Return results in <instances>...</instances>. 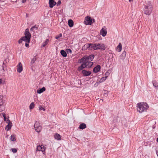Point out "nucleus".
Instances as JSON below:
<instances>
[{"mask_svg": "<svg viewBox=\"0 0 158 158\" xmlns=\"http://www.w3.org/2000/svg\"><path fill=\"white\" fill-rule=\"evenodd\" d=\"M94 55H91L88 56H84L82 58L79 60L78 62L79 63H81L82 62L85 63L86 62V64L87 65L91 64V67L93 64V62L91 61L93 60L94 58Z\"/></svg>", "mask_w": 158, "mask_h": 158, "instance_id": "obj_1", "label": "nucleus"}, {"mask_svg": "<svg viewBox=\"0 0 158 158\" xmlns=\"http://www.w3.org/2000/svg\"><path fill=\"white\" fill-rule=\"evenodd\" d=\"M137 105V110L140 113L146 111L149 107L148 105L145 102L138 103Z\"/></svg>", "mask_w": 158, "mask_h": 158, "instance_id": "obj_2", "label": "nucleus"}, {"mask_svg": "<svg viewBox=\"0 0 158 158\" xmlns=\"http://www.w3.org/2000/svg\"><path fill=\"white\" fill-rule=\"evenodd\" d=\"M24 34L25 36L22 37L23 41L25 42H30L31 35L29 32V30L28 28L26 29Z\"/></svg>", "mask_w": 158, "mask_h": 158, "instance_id": "obj_3", "label": "nucleus"}, {"mask_svg": "<svg viewBox=\"0 0 158 158\" xmlns=\"http://www.w3.org/2000/svg\"><path fill=\"white\" fill-rule=\"evenodd\" d=\"M93 48L94 50L98 49H102L105 50L106 49V47L104 44H94L93 45Z\"/></svg>", "mask_w": 158, "mask_h": 158, "instance_id": "obj_4", "label": "nucleus"}, {"mask_svg": "<svg viewBox=\"0 0 158 158\" xmlns=\"http://www.w3.org/2000/svg\"><path fill=\"white\" fill-rule=\"evenodd\" d=\"M2 114L4 118V121H6L7 123H8V124L7 125L5 129L7 131H9L11 127L12 123L10 122V120L8 119H7L6 120V114L4 113L3 114Z\"/></svg>", "mask_w": 158, "mask_h": 158, "instance_id": "obj_5", "label": "nucleus"}, {"mask_svg": "<svg viewBox=\"0 0 158 158\" xmlns=\"http://www.w3.org/2000/svg\"><path fill=\"white\" fill-rule=\"evenodd\" d=\"M144 14L146 15H149L151 13L152 10V6L151 5L148 6H146L144 9Z\"/></svg>", "mask_w": 158, "mask_h": 158, "instance_id": "obj_6", "label": "nucleus"}, {"mask_svg": "<svg viewBox=\"0 0 158 158\" xmlns=\"http://www.w3.org/2000/svg\"><path fill=\"white\" fill-rule=\"evenodd\" d=\"M85 24L86 25H90L92 23V21L90 17L87 16L85 19Z\"/></svg>", "mask_w": 158, "mask_h": 158, "instance_id": "obj_7", "label": "nucleus"}, {"mask_svg": "<svg viewBox=\"0 0 158 158\" xmlns=\"http://www.w3.org/2000/svg\"><path fill=\"white\" fill-rule=\"evenodd\" d=\"M82 64L78 68V70L79 71H80L82 70L85 67L89 68L91 67V64H90L87 65V64H86V62L85 63L84 62H82Z\"/></svg>", "mask_w": 158, "mask_h": 158, "instance_id": "obj_8", "label": "nucleus"}, {"mask_svg": "<svg viewBox=\"0 0 158 158\" xmlns=\"http://www.w3.org/2000/svg\"><path fill=\"white\" fill-rule=\"evenodd\" d=\"M34 127L35 130L37 132H39L40 131L42 127L40 125V124L38 122H36L34 125Z\"/></svg>", "mask_w": 158, "mask_h": 158, "instance_id": "obj_9", "label": "nucleus"}, {"mask_svg": "<svg viewBox=\"0 0 158 158\" xmlns=\"http://www.w3.org/2000/svg\"><path fill=\"white\" fill-rule=\"evenodd\" d=\"M45 149L46 148H45L44 145H39L37 146L36 150H37L39 151H41L43 153V154H45Z\"/></svg>", "mask_w": 158, "mask_h": 158, "instance_id": "obj_10", "label": "nucleus"}, {"mask_svg": "<svg viewBox=\"0 0 158 158\" xmlns=\"http://www.w3.org/2000/svg\"><path fill=\"white\" fill-rule=\"evenodd\" d=\"M2 99V96L0 95V111L4 110L5 108L3 105L4 102Z\"/></svg>", "mask_w": 158, "mask_h": 158, "instance_id": "obj_11", "label": "nucleus"}, {"mask_svg": "<svg viewBox=\"0 0 158 158\" xmlns=\"http://www.w3.org/2000/svg\"><path fill=\"white\" fill-rule=\"evenodd\" d=\"M17 72L19 73H21L23 70V68L22 64L21 62L19 63L17 66Z\"/></svg>", "mask_w": 158, "mask_h": 158, "instance_id": "obj_12", "label": "nucleus"}, {"mask_svg": "<svg viewBox=\"0 0 158 158\" xmlns=\"http://www.w3.org/2000/svg\"><path fill=\"white\" fill-rule=\"evenodd\" d=\"M91 72L90 71H87L85 70H83L82 71V73L84 76H87L91 74Z\"/></svg>", "mask_w": 158, "mask_h": 158, "instance_id": "obj_13", "label": "nucleus"}, {"mask_svg": "<svg viewBox=\"0 0 158 158\" xmlns=\"http://www.w3.org/2000/svg\"><path fill=\"white\" fill-rule=\"evenodd\" d=\"M54 1L53 0H49V7L51 8H52L56 4V2Z\"/></svg>", "mask_w": 158, "mask_h": 158, "instance_id": "obj_14", "label": "nucleus"}, {"mask_svg": "<svg viewBox=\"0 0 158 158\" xmlns=\"http://www.w3.org/2000/svg\"><path fill=\"white\" fill-rule=\"evenodd\" d=\"M126 55V52L125 51H123L121 55L120 56V61H121V60H123L125 59Z\"/></svg>", "mask_w": 158, "mask_h": 158, "instance_id": "obj_15", "label": "nucleus"}, {"mask_svg": "<svg viewBox=\"0 0 158 158\" xmlns=\"http://www.w3.org/2000/svg\"><path fill=\"white\" fill-rule=\"evenodd\" d=\"M101 66L100 65H98L96 67H95L93 69V72L95 73H97L100 70Z\"/></svg>", "mask_w": 158, "mask_h": 158, "instance_id": "obj_16", "label": "nucleus"}, {"mask_svg": "<svg viewBox=\"0 0 158 158\" xmlns=\"http://www.w3.org/2000/svg\"><path fill=\"white\" fill-rule=\"evenodd\" d=\"M94 44H85L83 47V48H93V45Z\"/></svg>", "mask_w": 158, "mask_h": 158, "instance_id": "obj_17", "label": "nucleus"}, {"mask_svg": "<svg viewBox=\"0 0 158 158\" xmlns=\"http://www.w3.org/2000/svg\"><path fill=\"white\" fill-rule=\"evenodd\" d=\"M100 33L104 37L106 35L107 31L102 28L100 31Z\"/></svg>", "mask_w": 158, "mask_h": 158, "instance_id": "obj_18", "label": "nucleus"}, {"mask_svg": "<svg viewBox=\"0 0 158 158\" xmlns=\"http://www.w3.org/2000/svg\"><path fill=\"white\" fill-rule=\"evenodd\" d=\"M45 88L44 87H43L41 89H37V92L38 94H40L44 92L45 90Z\"/></svg>", "mask_w": 158, "mask_h": 158, "instance_id": "obj_19", "label": "nucleus"}, {"mask_svg": "<svg viewBox=\"0 0 158 158\" xmlns=\"http://www.w3.org/2000/svg\"><path fill=\"white\" fill-rule=\"evenodd\" d=\"M122 49V46L121 43H119L117 47V50L118 52H120Z\"/></svg>", "mask_w": 158, "mask_h": 158, "instance_id": "obj_20", "label": "nucleus"}, {"mask_svg": "<svg viewBox=\"0 0 158 158\" xmlns=\"http://www.w3.org/2000/svg\"><path fill=\"white\" fill-rule=\"evenodd\" d=\"M54 137L57 140H60L61 139V136L58 134H56L54 135Z\"/></svg>", "mask_w": 158, "mask_h": 158, "instance_id": "obj_21", "label": "nucleus"}, {"mask_svg": "<svg viewBox=\"0 0 158 158\" xmlns=\"http://www.w3.org/2000/svg\"><path fill=\"white\" fill-rule=\"evenodd\" d=\"M68 25L70 27H72L73 26V22L71 19H69L68 21Z\"/></svg>", "mask_w": 158, "mask_h": 158, "instance_id": "obj_22", "label": "nucleus"}, {"mask_svg": "<svg viewBox=\"0 0 158 158\" xmlns=\"http://www.w3.org/2000/svg\"><path fill=\"white\" fill-rule=\"evenodd\" d=\"M86 125L85 123L81 124L79 126V128L81 129H83L86 127Z\"/></svg>", "mask_w": 158, "mask_h": 158, "instance_id": "obj_23", "label": "nucleus"}, {"mask_svg": "<svg viewBox=\"0 0 158 158\" xmlns=\"http://www.w3.org/2000/svg\"><path fill=\"white\" fill-rule=\"evenodd\" d=\"M60 53L64 57H66L67 56L66 52L63 50H62L60 51Z\"/></svg>", "mask_w": 158, "mask_h": 158, "instance_id": "obj_24", "label": "nucleus"}, {"mask_svg": "<svg viewBox=\"0 0 158 158\" xmlns=\"http://www.w3.org/2000/svg\"><path fill=\"white\" fill-rule=\"evenodd\" d=\"M49 41V40L48 39H46V41L45 42H44L42 45H41V47H45V46H46L47 44L48 43V42Z\"/></svg>", "mask_w": 158, "mask_h": 158, "instance_id": "obj_25", "label": "nucleus"}, {"mask_svg": "<svg viewBox=\"0 0 158 158\" xmlns=\"http://www.w3.org/2000/svg\"><path fill=\"white\" fill-rule=\"evenodd\" d=\"M107 78V77H102L99 81L100 83H102Z\"/></svg>", "mask_w": 158, "mask_h": 158, "instance_id": "obj_26", "label": "nucleus"}, {"mask_svg": "<svg viewBox=\"0 0 158 158\" xmlns=\"http://www.w3.org/2000/svg\"><path fill=\"white\" fill-rule=\"evenodd\" d=\"M35 106V104L34 102H32L31 103L29 106V108L30 110L33 109Z\"/></svg>", "mask_w": 158, "mask_h": 158, "instance_id": "obj_27", "label": "nucleus"}, {"mask_svg": "<svg viewBox=\"0 0 158 158\" xmlns=\"http://www.w3.org/2000/svg\"><path fill=\"white\" fill-rule=\"evenodd\" d=\"M10 140L12 141H14L16 140V138L15 135H11L10 136Z\"/></svg>", "mask_w": 158, "mask_h": 158, "instance_id": "obj_28", "label": "nucleus"}, {"mask_svg": "<svg viewBox=\"0 0 158 158\" xmlns=\"http://www.w3.org/2000/svg\"><path fill=\"white\" fill-rule=\"evenodd\" d=\"M152 83L153 86L156 87H158V84L156 81H154L152 82Z\"/></svg>", "mask_w": 158, "mask_h": 158, "instance_id": "obj_29", "label": "nucleus"}, {"mask_svg": "<svg viewBox=\"0 0 158 158\" xmlns=\"http://www.w3.org/2000/svg\"><path fill=\"white\" fill-rule=\"evenodd\" d=\"M36 60V58L35 57H34V58L31 59V64H32L34 63L35 62V61Z\"/></svg>", "mask_w": 158, "mask_h": 158, "instance_id": "obj_30", "label": "nucleus"}, {"mask_svg": "<svg viewBox=\"0 0 158 158\" xmlns=\"http://www.w3.org/2000/svg\"><path fill=\"white\" fill-rule=\"evenodd\" d=\"M110 73V71L109 70H108L105 74L106 77H108V76L109 75Z\"/></svg>", "mask_w": 158, "mask_h": 158, "instance_id": "obj_31", "label": "nucleus"}, {"mask_svg": "<svg viewBox=\"0 0 158 158\" xmlns=\"http://www.w3.org/2000/svg\"><path fill=\"white\" fill-rule=\"evenodd\" d=\"M39 109L40 110H43V111H44L45 110V109L43 108V107L41 106L40 105L39 106Z\"/></svg>", "mask_w": 158, "mask_h": 158, "instance_id": "obj_32", "label": "nucleus"}, {"mask_svg": "<svg viewBox=\"0 0 158 158\" xmlns=\"http://www.w3.org/2000/svg\"><path fill=\"white\" fill-rule=\"evenodd\" d=\"M11 150L14 153H16L17 152V150L15 148H12Z\"/></svg>", "mask_w": 158, "mask_h": 158, "instance_id": "obj_33", "label": "nucleus"}, {"mask_svg": "<svg viewBox=\"0 0 158 158\" xmlns=\"http://www.w3.org/2000/svg\"><path fill=\"white\" fill-rule=\"evenodd\" d=\"M23 41V40L22 37L19 40L18 42L19 44H21L22 43Z\"/></svg>", "mask_w": 158, "mask_h": 158, "instance_id": "obj_34", "label": "nucleus"}, {"mask_svg": "<svg viewBox=\"0 0 158 158\" xmlns=\"http://www.w3.org/2000/svg\"><path fill=\"white\" fill-rule=\"evenodd\" d=\"M61 36H62V34H59V36H57L56 37V39H58L60 37H61Z\"/></svg>", "mask_w": 158, "mask_h": 158, "instance_id": "obj_35", "label": "nucleus"}, {"mask_svg": "<svg viewBox=\"0 0 158 158\" xmlns=\"http://www.w3.org/2000/svg\"><path fill=\"white\" fill-rule=\"evenodd\" d=\"M29 42H26L25 44V46L27 47H29Z\"/></svg>", "mask_w": 158, "mask_h": 158, "instance_id": "obj_36", "label": "nucleus"}, {"mask_svg": "<svg viewBox=\"0 0 158 158\" xmlns=\"http://www.w3.org/2000/svg\"><path fill=\"white\" fill-rule=\"evenodd\" d=\"M33 29H34V30H36L38 29V27H36L35 26H33Z\"/></svg>", "mask_w": 158, "mask_h": 158, "instance_id": "obj_37", "label": "nucleus"}, {"mask_svg": "<svg viewBox=\"0 0 158 158\" xmlns=\"http://www.w3.org/2000/svg\"><path fill=\"white\" fill-rule=\"evenodd\" d=\"M61 3V2L60 0H59L57 2V5H60Z\"/></svg>", "mask_w": 158, "mask_h": 158, "instance_id": "obj_38", "label": "nucleus"}, {"mask_svg": "<svg viewBox=\"0 0 158 158\" xmlns=\"http://www.w3.org/2000/svg\"><path fill=\"white\" fill-rule=\"evenodd\" d=\"M67 50H68V51H67L68 52H69L70 53H71L72 52V51H71V49H68Z\"/></svg>", "mask_w": 158, "mask_h": 158, "instance_id": "obj_39", "label": "nucleus"}, {"mask_svg": "<svg viewBox=\"0 0 158 158\" xmlns=\"http://www.w3.org/2000/svg\"><path fill=\"white\" fill-rule=\"evenodd\" d=\"M30 30L31 31H34V29H33V27H32L31 29H30Z\"/></svg>", "mask_w": 158, "mask_h": 158, "instance_id": "obj_40", "label": "nucleus"}, {"mask_svg": "<svg viewBox=\"0 0 158 158\" xmlns=\"http://www.w3.org/2000/svg\"><path fill=\"white\" fill-rule=\"evenodd\" d=\"M8 60V59H6V60H5L4 61V62H3V65L4 64V62L5 61H6L7 60Z\"/></svg>", "mask_w": 158, "mask_h": 158, "instance_id": "obj_41", "label": "nucleus"}, {"mask_svg": "<svg viewBox=\"0 0 158 158\" xmlns=\"http://www.w3.org/2000/svg\"><path fill=\"white\" fill-rule=\"evenodd\" d=\"M2 79H0V84L2 83Z\"/></svg>", "mask_w": 158, "mask_h": 158, "instance_id": "obj_42", "label": "nucleus"}, {"mask_svg": "<svg viewBox=\"0 0 158 158\" xmlns=\"http://www.w3.org/2000/svg\"><path fill=\"white\" fill-rule=\"evenodd\" d=\"M129 1L130 2H131V1H132L133 0H129Z\"/></svg>", "mask_w": 158, "mask_h": 158, "instance_id": "obj_43", "label": "nucleus"}, {"mask_svg": "<svg viewBox=\"0 0 158 158\" xmlns=\"http://www.w3.org/2000/svg\"><path fill=\"white\" fill-rule=\"evenodd\" d=\"M156 141H157V142H158V137Z\"/></svg>", "mask_w": 158, "mask_h": 158, "instance_id": "obj_44", "label": "nucleus"}, {"mask_svg": "<svg viewBox=\"0 0 158 158\" xmlns=\"http://www.w3.org/2000/svg\"><path fill=\"white\" fill-rule=\"evenodd\" d=\"M93 22H94L95 20L94 19H93Z\"/></svg>", "mask_w": 158, "mask_h": 158, "instance_id": "obj_45", "label": "nucleus"}, {"mask_svg": "<svg viewBox=\"0 0 158 158\" xmlns=\"http://www.w3.org/2000/svg\"><path fill=\"white\" fill-rule=\"evenodd\" d=\"M23 2H24V1H23Z\"/></svg>", "mask_w": 158, "mask_h": 158, "instance_id": "obj_46", "label": "nucleus"}, {"mask_svg": "<svg viewBox=\"0 0 158 158\" xmlns=\"http://www.w3.org/2000/svg\"><path fill=\"white\" fill-rule=\"evenodd\" d=\"M23 2H24V1H23Z\"/></svg>", "mask_w": 158, "mask_h": 158, "instance_id": "obj_47", "label": "nucleus"}]
</instances>
